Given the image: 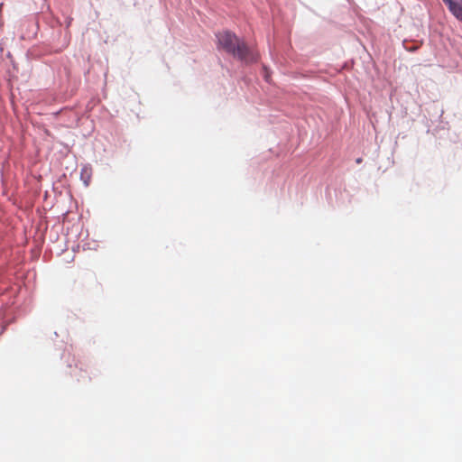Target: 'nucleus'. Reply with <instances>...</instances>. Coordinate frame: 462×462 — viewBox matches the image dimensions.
<instances>
[{
    "label": "nucleus",
    "mask_w": 462,
    "mask_h": 462,
    "mask_svg": "<svg viewBox=\"0 0 462 462\" xmlns=\"http://www.w3.org/2000/svg\"><path fill=\"white\" fill-rule=\"evenodd\" d=\"M448 11L462 22V0H442Z\"/></svg>",
    "instance_id": "f257e3e1"
}]
</instances>
